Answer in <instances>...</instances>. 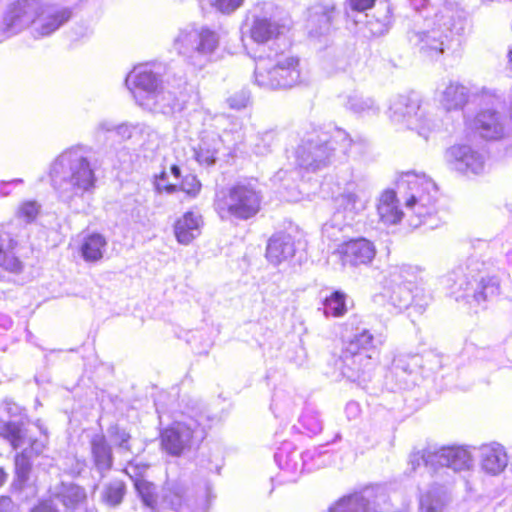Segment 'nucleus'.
Here are the masks:
<instances>
[{"mask_svg":"<svg viewBox=\"0 0 512 512\" xmlns=\"http://www.w3.org/2000/svg\"><path fill=\"white\" fill-rule=\"evenodd\" d=\"M414 11L407 31L409 43L427 58L437 59L445 50V41L464 34L465 12L447 0H407Z\"/></svg>","mask_w":512,"mask_h":512,"instance_id":"obj_1","label":"nucleus"},{"mask_svg":"<svg viewBox=\"0 0 512 512\" xmlns=\"http://www.w3.org/2000/svg\"><path fill=\"white\" fill-rule=\"evenodd\" d=\"M170 171L175 178H179L181 176V169L177 165H172Z\"/></svg>","mask_w":512,"mask_h":512,"instance_id":"obj_59","label":"nucleus"},{"mask_svg":"<svg viewBox=\"0 0 512 512\" xmlns=\"http://www.w3.org/2000/svg\"><path fill=\"white\" fill-rule=\"evenodd\" d=\"M108 437L111 441V445L121 455L133 454L132 448V436L126 428L119 424L110 425L107 429Z\"/></svg>","mask_w":512,"mask_h":512,"instance_id":"obj_36","label":"nucleus"},{"mask_svg":"<svg viewBox=\"0 0 512 512\" xmlns=\"http://www.w3.org/2000/svg\"><path fill=\"white\" fill-rule=\"evenodd\" d=\"M459 287L464 291L461 297H472L477 303L498 295L500 289L499 281L495 277L482 278L479 282L476 280L461 281Z\"/></svg>","mask_w":512,"mask_h":512,"instance_id":"obj_25","label":"nucleus"},{"mask_svg":"<svg viewBox=\"0 0 512 512\" xmlns=\"http://www.w3.org/2000/svg\"><path fill=\"white\" fill-rule=\"evenodd\" d=\"M16 245L11 235L0 229V267L14 273L22 270V262L14 252Z\"/></svg>","mask_w":512,"mask_h":512,"instance_id":"obj_31","label":"nucleus"},{"mask_svg":"<svg viewBox=\"0 0 512 512\" xmlns=\"http://www.w3.org/2000/svg\"><path fill=\"white\" fill-rule=\"evenodd\" d=\"M389 24L390 15L388 6H385V13L381 18L372 17L366 21V25L369 28L370 33L374 36H380L387 32Z\"/></svg>","mask_w":512,"mask_h":512,"instance_id":"obj_43","label":"nucleus"},{"mask_svg":"<svg viewBox=\"0 0 512 512\" xmlns=\"http://www.w3.org/2000/svg\"><path fill=\"white\" fill-rule=\"evenodd\" d=\"M204 495H205V500L203 501V503L201 505L204 510H207L210 507L212 500L215 498V495L212 492V486L209 483L205 484Z\"/></svg>","mask_w":512,"mask_h":512,"instance_id":"obj_54","label":"nucleus"},{"mask_svg":"<svg viewBox=\"0 0 512 512\" xmlns=\"http://www.w3.org/2000/svg\"><path fill=\"white\" fill-rule=\"evenodd\" d=\"M167 174L166 172H162L156 179V190L158 192L165 191L168 194H172L178 190V186L175 184H167L166 181Z\"/></svg>","mask_w":512,"mask_h":512,"instance_id":"obj_51","label":"nucleus"},{"mask_svg":"<svg viewBox=\"0 0 512 512\" xmlns=\"http://www.w3.org/2000/svg\"><path fill=\"white\" fill-rule=\"evenodd\" d=\"M376 363L377 359L372 353L342 350L335 366L349 381L365 383L371 379Z\"/></svg>","mask_w":512,"mask_h":512,"instance_id":"obj_14","label":"nucleus"},{"mask_svg":"<svg viewBox=\"0 0 512 512\" xmlns=\"http://www.w3.org/2000/svg\"><path fill=\"white\" fill-rule=\"evenodd\" d=\"M479 461L484 472L498 475L504 471L508 464V457L504 447L498 443L484 444L478 448Z\"/></svg>","mask_w":512,"mask_h":512,"instance_id":"obj_24","label":"nucleus"},{"mask_svg":"<svg viewBox=\"0 0 512 512\" xmlns=\"http://www.w3.org/2000/svg\"><path fill=\"white\" fill-rule=\"evenodd\" d=\"M323 305L326 316L340 317L346 312L345 295L335 291L324 300Z\"/></svg>","mask_w":512,"mask_h":512,"instance_id":"obj_41","label":"nucleus"},{"mask_svg":"<svg viewBox=\"0 0 512 512\" xmlns=\"http://www.w3.org/2000/svg\"><path fill=\"white\" fill-rule=\"evenodd\" d=\"M218 44V34L205 27L181 29L173 41V47L180 55L199 66L216 50Z\"/></svg>","mask_w":512,"mask_h":512,"instance_id":"obj_8","label":"nucleus"},{"mask_svg":"<svg viewBox=\"0 0 512 512\" xmlns=\"http://www.w3.org/2000/svg\"><path fill=\"white\" fill-rule=\"evenodd\" d=\"M107 241L101 234H91L84 238L80 252L86 262L95 263L103 258Z\"/></svg>","mask_w":512,"mask_h":512,"instance_id":"obj_35","label":"nucleus"},{"mask_svg":"<svg viewBox=\"0 0 512 512\" xmlns=\"http://www.w3.org/2000/svg\"><path fill=\"white\" fill-rule=\"evenodd\" d=\"M202 217L193 211L186 212L174 224V234L182 245L190 244L201 233Z\"/></svg>","mask_w":512,"mask_h":512,"instance_id":"obj_28","label":"nucleus"},{"mask_svg":"<svg viewBox=\"0 0 512 512\" xmlns=\"http://www.w3.org/2000/svg\"><path fill=\"white\" fill-rule=\"evenodd\" d=\"M149 466L145 463L138 462L137 460H131L124 468V473L136 484L137 481L144 480V476Z\"/></svg>","mask_w":512,"mask_h":512,"instance_id":"obj_45","label":"nucleus"},{"mask_svg":"<svg viewBox=\"0 0 512 512\" xmlns=\"http://www.w3.org/2000/svg\"><path fill=\"white\" fill-rule=\"evenodd\" d=\"M447 503V496L442 488L429 490L420 499L421 512H442Z\"/></svg>","mask_w":512,"mask_h":512,"instance_id":"obj_38","label":"nucleus"},{"mask_svg":"<svg viewBox=\"0 0 512 512\" xmlns=\"http://www.w3.org/2000/svg\"><path fill=\"white\" fill-rule=\"evenodd\" d=\"M336 211L331 222L324 224L323 234L327 237L336 236L334 230H342L343 226H349L366 207L364 200L355 190L345 189L335 198Z\"/></svg>","mask_w":512,"mask_h":512,"instance_id":"obj_13","label":"nucleus"},{"mask_svg":"<svg viewBox=\"0 0 512 512\" xmlns=\"http://www.w3.org/2000/svg\"><path fill=\"white\" fill-rule=\"evenodd\" d=\"M261 201V192L256 184L252 180H244L217 193L214 205L222 218L232 216L248 220L260 211Z\"/></svg>","mask_w":512,"mask_h":512,"instance_id":"obj_6","label":"nucleus"},{"mask_svg":"<svg viewBox=\"0 0 512 512\" xmlns=\"http://www.w3.org/2000/svg\"><path fill=\"white\" fill-rule=\"evenodd\" d=\"M42 9V0H14L2 15L0 32L5 37L17 35L34 24Z\"/></svg>","mask_w":512,"mask_h":512,"instance_id":"obj_11","label":"nucleus"},{"mask_svg":"<svg viewBox=\"0 0 512 512\" xmlns=\"http://www.w3.org/2000/svg\"><path fill=\"white\" fill-rule=\"evenodd\" d=\"M19 183H22L21 179H14L9 182H4V181L0 182V196L4 197V196H7L10 194V191L6 189L7 186H9L11 184H19Z\"/></svg>","mask_w":512,"mask_h":512,"instance_id":"obj_57","label":"nucleus"},{"mask_svg":"<svg viewBox=\"0 0 512 512\" xmlns=\"http://www.w3.org/2000/svg\"><path fill=\"white\" fill-rule=\"evenodd\" d=\"M15 504L9 496H0V512H14Z\"/></svg>","mask_w":512,"mask_h":512,"instance_id":"obj_53","label":"nucleus"},{"mask_svg":"<svg viewBox=\"0 0 512 512\" xmlns=\"http://www.w3.org/2000/svg\"><path fill=\"white\" fill-rule=\"evenodd\" d=\"M48 494L67 511H76L87 504V491L74 483L61 481L48 489Z\"/></svg>","mask_w":512,"mask_h":512,"instance_id":"obj_20","label":"nucleus"},{"mask_svg":"<svg viewBox=\"0 0 512 512\" xmlns=\"http://www.w3.org/2000/svg\"><path fill=\"white\" fill-rule=\"evenodd\" d=\"M227 102L233 109L245 108L249 102V94L246 91H241L229 97Z\"/></svg>","mask_w":512,"mask_h":512,"instance_id":"obj_50","label":"nucleus"},{"mask_svg":"<svg viewBox=\"0 0 512 512\" xmlns=\"http://www.w3.org/2000/svg\"><path fill=\"white\" fill-rule=\"evenodd\" d=\"M407 185L411 194L406 200V207L411 209L419 218L418 222L411 221L414 227L424 222L426 216L436 212L435 203L437 201L438 189L436 184L428 177L418 175L413 172H406L400 182L399 187Z\"/></svg>","mask_w":512,"mask_h":512,"instance_id":"obj_7","label":"nucleus"},{"mask_svg":"<svg viewBox=\"0 0 512 512\" xmlns=\"http://www.w3.org/2000/svg\"><path fill=\"white\" fill-rule=\"evenodd\" d=\"M333 142H340L343 152L346 153L353 140L342 129H336L333 137L318 129L307 133L297 149L298 164L311 171L327 166L335 151Z\"/></svg>","mask_w":512,"mask_h":512,"instance_id":"obj_4","label":"nucleus"},{"mask_svg":"<svg viewBox=\"0 0 512 512\" xmlns=\"http://www.w3.org/2000/svg\"><path fill=\"white\" fill-rule=\"evenodd\" d=\"M380 221L385 225H394L401 221L403 212L399 208L396 193L393 190L384 191L377 205Z\"/></svg>","mask_w":512,"mask_h":512,"instance_id":"obj_30","label":"nucleus"},{"mask_svg":"<svg viewBox=\"0 0 512 512\" xmlns=\"http://www.w3.org/2000/svg\"><path fill=\"white\" fill-rule=\"evenodd\" d=\"M125 494V483L122 480L113 479L104 484L101 499L108 506L116 507L122 503Z\"/></svg>","mask_w":512,"mask_h":512,"instance_id":"obj_37","label":"nucleus"},{"mask_svg":"<svg viewBox=\"0 0 512 512\" xmlns=\"http://www.w3.org/2000/svg\"><path fill=\"white\" fill-rule=\"evenodd\" d=\"M134 487L145 506L154 509L157 505L156 486L147 480L137 481Z\"/></svg>","mask_w":512,"mask_h":512,"instance_id":"obj_42","label":"nucleus"},{"mask_svg":"<svg viewBox=\"0 0 512 512\" xmlns=\"http://www.w3.org/2000/svg\"><path fill=\"white\" fill-rule=\"evenodd\" d=\"M99 127L105 131L115 130L116 134L121 137L122 140H128L137 136L138 134H142L145 129L143 124L123 123L120 125H114L108 121L100 123Z\"/></svg>","mask_w":512,"mask_h":512,"instance_id":"obj_39","label":"nucleus"},{"mask_svg":"<svg viewBox=\"0 0 512 512\" xmlns=\"http://www.w3.org/2000/svg\"><path fill=\"white\" fill-rule=\"evenodd\" d=\"M161 499L165 506L175 511L191 506L188 487L185 483L178 480L167 481L164 484Z\"/></svg>","mask_w":512,"mask_h":512,"instance_id":"obj_29","label":"nucleus"},{"mask_svg":"<svg viewBox=\"0 0 512 512\" xmlns=\"http://www.w3.org/2000/svg\"><path fill=\"white\" fill-rule=\"evenodd\" d=\"M424 464L431 474L442 469L454 472L469 470L473 466L471 453L461 446H427L423 449L414 448L408 456L409 474L414 473Z\"/></svg>","mask_w":512,"mask_h":512,"instance_id":"obj_5","label":"nucleus"},{"mask_svg":"<svg viewBox=\"0 0 512 512\" xmlns=\"http://www.w3.org/2000/svg\"><path fill=\"white\" fill-rule=\"evenodd\" d=\"M390 111L397 121H405L411 130H415L425 140L433 130V123L421 108L418 95L415 93L396 96L390 104Z\"/></svg>","mask_w":512,"mask_h":512,"instance_id":"obj_12","label":"nucleus"},{"mask_svg":"<svg viewBox=\"0 0 512 512\" xmlns=\"http://www.w3.org/2000/svg\"><path fill=\"white\" fill-rule=\"evenodd\" d=\"M347 335L343 350L366 352L376 355V349L383 344L384 336L381 333L372 331L368 324L358 316L350 317L345 323Z\"/></svg>","mask_w":512,"mask_h":512,"instance_id":"obj_15","label":"nucleus"},{"mask_svg":"<svg viewBox=\"0 0 512 512\" xmlns=\"http://www.w3.org/2000/svg\"><path fill=\"white\" fill-rule=\"evenodd\" d=\"M447 161L457 171L480 174L485 168V157L467 145L451 147L446 153Z\"/></svg>","mask_w":512,"mask_h":512,"instance_id":"obj_19","label":"nucleus"},{"mask_svg":"<svg viewBox=\"0 0 512 512\" xmlns=\"http://www.w3.org/2000/svg\"><path fill=\"white\" fill-rule=\"evenodd\" d=\"M353 504H357V498H355L354 502L352 501L350 504L338 502L334 507L330 508L329 512H350L351 505Z\"/></svg>","mask_w":512,"mask_h":512,"instance_id":"obj_56","label":"nucleus"},{"mask_svg":"<svg viewBox=\"0 0 512 512\" xmlns=\"http://www.w3.org/2000/svg\"><path fill=\"white\" fill-rule=\"evenodd\" d=\"M206 433L203 427L194 420L175 422L161 433V445L165 451L173 456H179L190 449L194 444L200 443Z\"/></svg>","mask_w":512,"mask_h":512,"instance_id":"obj_10","label":"nucleus"},{"mask_svg":"<svg viewBox=\"0 0 512 512\" xmlns=\"http://www.w3.org/2000/svg\"><path fill=\"white\" fill-rule=\"evenodd\" d=\"M125 83L139 106H142L143 101L156 93L163 85L161 76L153 72L147 65L135 67L126 77Z\"/></svg>","mask_w":512,"mask_h":512,"instance_id":"obj_17","label":"nucleus"},{"mask_svg":"<svg viewBox=\"0 0 512 512\" xmlns=\"http://www.w3.org/2000/svg\"><path fill=\"white\" fill-rule=\"evenodd\" d=\"M72 12L69 8L58 7L54 5H44L37 17V23L34 27V33L37 36H49L62 25L70 20Z\"/></svg>","mask_w":512,"mask_h":512,"instance_id":"obj_21","label":"nucleus"},{"mask_svg":"<svg viewBox=\"0 0 512 512\" xmlns=\"http://www.w3.org/2000/svg\"><path fill=\"white\" fill-rule=\"evenodd\" d=\"M411 292L404 286L396 285L390 295V301L393 306L402 309L409 305L411 302Z\"/></svg>","mask_w":512,"mask_h":512,"instance_id":"obj_44","label":"nucleus"},{"mask_svg":"<svg viewBox=\"0 0 512 512\" xmlns=\"http://www.w3.org/2000/svg\"><path fill=\"white\" fill-rule=\"evenodd\" d=\"M346 107L354 113H376L379 107L375 104L374 100L360 95H350L346 102Z\"/></svg>","mask_w":512,"mask_h":512,"instance_id":"obj_40","label":"nucleus"},{"mask_svg":"<svg viewBox=\"0 0 512 512\" xmlns=\"http://www.w3.org/2000/svg\"><path fill=\"white\" fill-rule=\"evenodd\" d=\"M40 212V205L36 201H26L18 209L17 216L30 223L36 219Z\"/></svg>","mask_w":512,"mask_h":512,"instance_id":"obj_46","label":"nucleus"},{"mask_svg":"<svg viewBox=\"0 0 512 512\" xmlns=\"http://www.w3.org/2000/svg\"><path fill=\"white\" fill-rule=\"evenodd\" d=\"M180 190L190 197H195L201 190V183L195 175H186L180 185Z\"/></svg>","mask_w":512,"mask_h":512,"instance_id":"obj_48","label":"nucleus"},{"mask_svg":"<svg viewBox=\"0 0 512 512\" xmlns=\"http://www.w3.org/2000/svg\"><path fill=\"white\" fill-rule=\"evenodd\" d=\"M90 154L83 146H73L51 163L49 177L60 201L71 204L95 189L97 178Z\"/></svg>","mask_w":512,"mask_h":512,"instance_id":"obj_2","label":"nucleus"},{"mask_svg":"<svg viewBox=\"0 0 512 512\" xmlns=\"http://www.w3.org/2000/svg\"><path fill=\"white\" fill-rule=\"evenodd\" d=\"M275 140V133L273 131H266L259 134L257 142L255 143L254 151L258 155H264L270 151V148Z\"/></svg>","mask_w":512,"mask_h":512,"instance_id":"obj_47","label":"nucleus"},{"mask_svg":"<svg viewBox=\"0 0 512 512\" xmlns=\"http://www.w3.org/2000/svg\"><path fill=\"white\" fill-rule=\"evenodd\" d=\"M0 436L9 442L13 449L28 445L14 458L15 479L13 485L22 491L30 480L32 460L43 454L47 446V438H35L22 423L15 421L0 422Z\"/></svg>","mask_w":512,"mask_h":512,"instance_id":"obj_3","label":"nucleus"},{"mask_svg":"<svg viewBox=\"0 0 512 512\" xmlns=\"http://www.w3.org/2000/svg\"><path fill=\"white\" fill-rule=\"evenodd\" d=\"M302 420L303 424L306 425L311 432L317 433L322 430V423L320 421H315L310 424L311 417L309 415H304Z\"/></svg>","mask_w":512,"mask_h":512,"instance_id":"obj_55","label":"nucleus"},{"mask_svg":"<svg viewBox=\"0 0 512 512\" xmlns=\"http://www.w3.org/2000/svg\"><path fill=\"white\" fill-rule=\"evenodd\" d=\"M334 254L341 260L342 265L358 266L370 263L375 257L376 249L371 241L357 238L340 244Z\"/></svg>","mask_w":512,"mask_h":512,"instance_id":"obj_18","label":"nucleus"},{"mask_svg":"<svg viewBox=\"0 0 512 512\" xmlns=\"http://www.w3.org/2000/svg\"><path fill=\"white\" fill-rule=\"evenodd\" d=\"M295 253V242L291 235L276 233L268 240L266 258L274 265H278L291 258Z\"/></svg>","mask_w":512,"mask_h":512,"instance_id":"obj_27","label":"nucleus"},{"mask_svg":"<svg viewBox=\"0 0 512 512\" xmlns=\"http://www.w3.org/2000/svg\"><path fill=\"white\" fill-rule=\"evenodd\" d=\"M375 0H349V5L353 11L362 12L371 8Z\"/></svg>","mask_w":512,"mask_h":512,"instance_id":"obj_52","label":"nucleus"},{"mask_svg":"<svg viewBox=\"0 0 512 512\" xmlns=\"http://www.w3.org/2000/svg\"><path fill=\"white\" fill-rule=\"evenodd\" d=\"M298 65L299 60L294 57H286L273 65L259 59L254 71L255 83L268 89L293 87L300 81Z\"/></svg>","mask_w":512,"mask_h":512,"instance_id":"obj_9","label":"nucleus"},{"mask_svg":"<svg viewBox=\"0 0 512 512\" xmlns=\"http://www.w3.org/2000/svg\"><path fill=\"white\" fill-rule=\"evenodd\" d=\"M280 34V25L267 17H255L250 28L251 39L258 44H264Z\"/></svg>","mask_w":512,"mask_h":512,"instance_id":"obj_34","label":"nucleus"},{"mask_svg":"<svg viewBox=\"0 0 512 512\" xmlns=\"http://www.w3.org/2000/svg\"><path fill=\"white\" fill-rule=\"evenodd\" d=\"M469 90L458 82H450L441 92L440 103L447 110L461 109L468 101Z\"/></svg>","mask_w":512,"mask_h":512,"instance_id":"obj_33","label":"nucleus"},{"mask_svg":"<svg viewBox=\"0 0 512 512\" xmlns=\"http://www.w3.org/2000/svg\"><path fill=\"white\" fill-rule=\"evenodd\" d=\"M222 145V139L218 134H206L202 137L198 148L195 149L196 160L201 165H214L217 159V154L222 148Z\"/></svg>","mask_w":512,"mask_h":512,"instance_id":"obj_32","label":"nucleus"},{"mask_svg":"<svg viewBox=\"0 0 512 512\" xmlns=\"http://www.w3.org/2000/svg\"><path fill=\"white\" fill-rule=\"evenodd\" d=\"M508 57H509V65H510V68L512 69V49L510 50Z\"/></svg>","mask_w":512,"mask_h":512,"instance_id":"obj_61","label":"nucleus"},{"mask_svg":"<svg viewBox=\"0 0 512 512\" xmlns=\"http://www.w3.org/2000/svg\"><path fill=\"white\" fill-rule=\"evenodd\" d=\"M336 16L334 5H315L309 10L307 26L311 36H321L330 32Z\"/></svg>","mask_w":512,"mask_h":512,"instance_id":"obj_26","label":"nucleus"},{"mask_svg":"<svg viewBox=\"0 0 512 512\" xmlns=\"http://www.w3.org/2000/svg\"><path fill=\"white\" fill-rule=\"evenodd\" d=\"M503 115L496 110L486 109L477 114L474 119V129L486 140H498L504 136Z\"/></svg>","mask_w":512,"mask_h":512,"instance_id":"obj_22","label":"nucleus"},{"mask_svg":"<svg viewBox=\"0 0 512 512\" xmlns=\"http://www.w3.org/2000/svg\"><path fill=\"white\" fill-rule=\"evenodd\" d=\"M89 446L93 467L100 473L101 477H104L113 466L112 445L107 441L104 434L98 433L91 437Z\"/></svg>","mask_w":512,"mask_h":512,"instance_id":"obj_23","label":"nucleus"},{"mask_svg":"<svg viewBox=\"0 0 512 512\" xmlns=\"http://www.w3.org/2000/svg\"><path fill=\"white\" fill-rule=\"evenodd\" d=\"M145 100L141 107L152 112L172 114L181 111L188 100L187 84L181 82L177 86L162 85L156 93Z\"/></svg>","mask_w":512,"mask_h":512,"instance_id":"obj_16","label":"nucleus"},{"mask_svg":"<svg viewBox=\"0 0 512 512\" xmlns=\"http://www.w3.org/2000/svg\"><path fill=\"white\" fill-rule=\"evenodd\" d=\"M354 408H355V409L357 408V404H355V403H350V404H348V406H347V409H348V410H350V409H354Z\"/></svg>","mask_w":512,"mask_h":512,"instance_id":"obj_62","label":"nucleus"},{"mask_svg":"<svg viewBox=\"0 0 512 512\" xmlns=\"http://www.w3.org/2000/svg\"><path fill=\"white\" fill-rule=\"evenodd\" d=\"M8 479V473L0 467V487H2Z\"/></svg>","mask_w":512,"mask_h":512,"instance_id":"obj_58","label":"nucleus"},{"mask_svg":"<svg viewBox=\"0 0 512 512\" xmlns=\"http://www.w3.org/2000/svg\"><path fill=\"white\" fill-rule=\"evenodd\" d=\"M510 256L512 257V252H511Z\"/></svg>","mask_w":512,"mask_h":512,"instance_id":"obj_63","label":"nucleus"},{"mask_svg":"<svg viewBox=\"0 0 512 512\" xmlns=\"http://www.w3.org/2000/svg\"><path fill=\"white\" fill-rule=\"evenodd\" d=\"M395 363H396V367L401 368V369H403L404 371H407V368H406V367H404V366H401V365H400V363H401V359L396 360V362H395Z\"/></svg>","mask_w":512,"mask_h":512,"instance_id":"obj_60","label":"nucleus"},{"mask_svg":"<svg viewBox=\"0 0 512 512\" xmlns=\"http://www.w3.org/2000/svg\"><path fill=\"white\" fill-rule=\"evenodd\" d=\"M28 512H60V509L54 499L47 493V496L38 499Z\"/></svg>","mask_w":512,"mask_h":512,"instance_id":"obj_49","label":"nucleus"}]
</instances>
